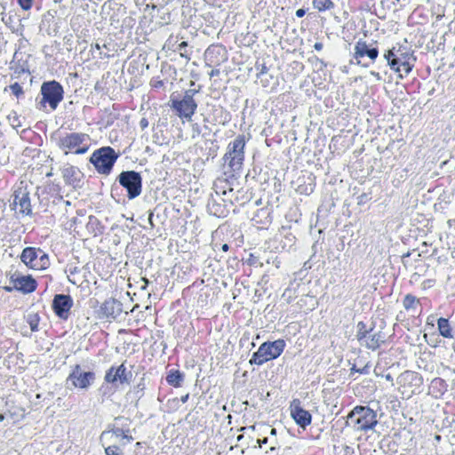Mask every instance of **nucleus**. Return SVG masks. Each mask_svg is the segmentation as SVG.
<instances>
[{
    "label": "nucleus",
    "instance_id": "16",
    "mask_svg": "<svg viewBox=\"0 0 455 455\" xmlns=\"http://www.w3.org/2000/svg\"><path fill=\"white\" fill-rule=\"evenodd\" d=\"M73 304V299L70 295L56 294L53 297L52 307L59 318L67 320L69 316V312Z\"/></svg>",
    "mask_w": 455,
    "mask_h": 455
},
{
    "label": "nucleus",
    "instance_id": "48",
    "mask_svg": "<svg viewBox=\"0 0 455 455\" xmlns=\"http://www.w3.org/2000/svg\"><path fill=\"white\" fill-rule=\"evenodd\" d=\"M267 430H269L270 435H276V429L274 427H265Z\"/></svg>",
    "mask_w": 455,
    "mask_h": 455
},
{
    "label": "nucleus",
    "instance_id": "62",
    "mask_svg": "<svg viewBox=\"0 0 455 455\" xmlns=\"http://www.w3.org/2000/svg\"><path fill=\"white\" fill-rule=\"evenodd\" d=\"M4 419V416L3 414H0V421H3Z\"/></svg>",
    "mask_w": 455,
    "mask_h": 455
},
{
    "label": "nucleus",
    "instance_id": "49",
    "mask_svg": "<svg viewBox=\"0 0 455 455\" xmlns=\"http://www.w3.org/2000/svg\"><path fill=\"white\" fill-rule=\"evenodd\" d=\"M142 282L144 283V284L141 286V289L145 290L147 288V286L148 285L149 281L146 277H143Z\"/></svg>",
    "mask_w": 455,
    "mask_h": 455
},
{
    "label": "nucleus",
    "instance_id": "51",
    "mask_svg": "<svg viewBox=\"0 0 455 455\" xmlns=\"http://www.w3.org/2000/svg\"><path fill=\"white\" fill-rule=\"evenodd\" d=\"M188 396H189V395H188V394H187V395H185L181 396L180 401H181L183 403H185L188 401Z\"/></svg>",
    "mask_w": 455,
    "mask_h": 455
},
{
    "label": "nucleus",
    "instance_id": "46",
    "mask_svg": "<svg viewBox=\"0 0 455 455\" xmlns=\"http://www.w3.org/2000/svg\"><path fill=\"white\" fill-rule=\"evenodd\" d=\"M220 69L215 68V69H212V70L209 73V76H210V77H213V76H219V75H220Z\"/></svg>",
    "mask_w": 455,
    "mask_h": 455
},
{
    "label": "nucleus",
    "instance_id": "23",
    "mask_svg": "<svg viewBox=\"0 0 455 455\" xmlns=\"http://www.w3.org/2000/svg\"><path fill=\"white\" fill-rule=\"evenodd\" d=\"M214 190L217 196H228L234 192V189L229 187L228 182L227 180L224 179H219L214 182ZM223 202H226V200H228L231 204H233V201L231 197H228V199H221Z\"/></svg>",
    "mask_w": 455,
    "mask_h": 455
},
{
    "label": "nucleus",
    "instance_id": "14",
    "mask_svg": "<svg viewBox=\"0 0 455 455\" xmlns=\"http://www.w3.org/2000/svg\"><path fill=\"white\" fill-rule=\"evenodd\" d=\"M377 42L367 43L365 40H358L354 47V58L357 63H361V59L367 57L371 62H374L379 56Z\"/></svg>",
    "mask_w": 455,
    "mask_h": 455
},
{
    "label": "nucleus",
    "instance_id": "42",
    "mask_svg": "<svg viewBox=\"0 0 455 455\" xmlns=\"http://www.w3.org/2000/svg\"><path fill=\"white\" fill-rule=\"evenodd\" d=\"M151 84L155 88H161L164 86V82L162 80H152Z\"/></svg>",
    "mask_w": 455,
    "mask_h": 455
},
{
    "label": "nucleus",
    "instance_id": "18",
    "mask_svg": "<svg viewBox=\"0 0 455 455\" xmlns=\"http://www.w3.org/2000/svg\"><path fill=\"white\" fill-rule=\"evenodd\" d=\"M13 287L23 293H30L36 289V282L31 275H24L15 272L11 275Z\"/></svg>",
    "mask_w": 455,
    "mask_h": 455
},
{
    "label": "nucleus",
    "instance_id": "57",
    "mask_svg": "<svg viewBox=\"0 0 455 455\" xmlns=\"http://www.w3.org/2000/svg\"><path fill=\"white\" fill-rule=\"evenodd\" d=\"M95 48H96L97 50H100V45L99 44H95Z\"/></svg>",
    "mask_w": 455,
    "mask_h": 455
},
{
    "label": "nucleus",
    "instance_id": "6",
    "mask_svg": "<svg viewBox=\"0 0 455 455\" xmlns=\"http://www.w3.org/2000/svg\"><path fill=\"white\" fill-rule=\"evenodd\" d=\"M245 136L241 134L228 145L223 160L228 164L232 172L241 170L244 160Z\"/></svg>",
    "mask_w": 455,
    "mask_h": 455
},
{
    "label": "nucleus",
    "instance_id": "64",
    "mask_svg": "<svg viewBox=\"0 0 455 455\" xmlns=\"http://www.w3.org/2000/svg\"><path fill=\"white\" fill-rule=\"evenodd\" d=\"M435 438H436V440H439L440 439V435H436Z\"/></svg>",
    "mask_w": 455,
    "mask_h": 455
},
{
    "label": "nucleus",
    "instance_id": "31",
    "mask_svg": "<svg viewBox=\"0 0 455 455\" xmlns=\"http://www.w3.org/2000/svg\"><path fill=\"white\" fill-rule=\"evenodd\" d=\"M403 304L405 309H411L419 304V299L411 294H407L403 299Z\"/></svg>",
    "mask_w": 455,
    "mask_h": 455
},
{
    "label": "nucleus",
    "instance_id": "8",
    "mask_svg": "<svg viewBox=\"0 0 455 455\" xmlns=\"http://www.w3.org/2000/svg\"><path fill=\"white\" fill-rule=\"evenodd\" d=\"M116 181L126 190L129 200L135 199L142 192V177L136 171H123Z\"/></svg>",
    "mask_w": 455,
    "mask_h": 455
},
{
    "label": "nucleus",
    "instance_id": "41",
    "mask_svg": "<svg viewBox=\"0 0 455 455\" xmlns=\"http://www.w3.org/2000/svg\"><path fill=\"white\" fill-rule=\"evenodd\" d=\"M148 124H149V123L147 118L143 117L140 119V126L141 130H145L146 128H148Z\"/></svg>",
    "mask_w": 455,
    "mask_h": 455
},
{
    "label": "nucleus",
    "instance_id": "35",
    "mask_svg": "<svg viewBox=\"0 0 455 455\" xmlns=\"http://www.w3.org/2000/svg\"><path fill=\"white\" fill-rule=\"evenodd\" d=\"M10 89L17 98H19L20 95L24 93L23 89L19 83H14L11 84Z\"/></svg>",
    "mask_w": 455,
    "mask_h": 455
},
{
    "label": "nucleus",
    "instance_id": "12",
    "mask_svg": "<svg viewBox=\"0 0 455 455\" xmlns=\"http://www.w3.org/2000/svg\"><path fill=\"white\" fill-rule=\"evenodd\" d=\"M95 380L93 371H84L79 364L73 366L71 372L67 379V384L80 389H88Z\"/></svg>",
    "mask_w": 455,
    "mask_h": 455
},
{
    "label": "nucleus",
    "instance_id": "3",
    "mask_svg": "<svg viewBox=\"0 0 455 455\" xmlns=\"http://www.w3.org/2000/svg\"><path fill=\"white\" fill-rule=\"evenodd\" d=\"M118 157L113 148L102 147L92 154L90 162L100 174L109 175Z\"/></svg>",
    "mask_w": 455,
    "mask_h": 455
},
{
    "label": "nucleus",
    "instance_id": "19",
    "mask_svg": "<svg viewBox=\"0 0 455 455\" xmlns=\"http://www.w3.org/2000/svg\"><path fill=\"white\" fill-rule=\"evenodd\" d=\"M132 377L131 371H127L124 363L119 366H111L106 372L104 379L108 383H115L120 381V383H128Z\"/></svg>",
    "mask_w": 455,
    "mask_h": 455
},
{
    "label": "nucleus",
    "instance_id": "61",
    "mask_svg": "<svg viewBox=\"0 0 455 455\" xmlns=\"http://www.w3.org/2000/svg\"><path fill=\"white\" fill-rule=\"evenodd\" d=\"M431 323V325H434V323H432V320H430V318H427V323Z\"/></svg>",
    "mask_w": 455,
    "mask_h": 455
},
{
    "label": "nucleus",
    "instance_id": "59",
    "mask_svg": "<svg viewBox=\"0 0 455 455\" xmlns=\"http://www.w3.org/2000/svg\"><path fill=\"white\" fill-rule=\"evenodd\" d=\"M431 323V325H434V323H432V320H430V318H427V323Z\"/></svg>",
    "mask_w": 455,
    "mask_h": 455
},
{
    "label": "nucleus",
    "instance_id": "24",
    "mask_svg": "<svg viewBox=\"0 0 455 455\" xmlns=\"http://www.w3.org/2000/svg\"><path fill=\"white\" fill-rule=\"evenodd\" d=\"M206 58L212 61V63L218 64L223 61L225 57V50L220 46H211L205 52Z\"/></svg>",
    "mask_w": 455,
    "mask_h": 455
},
{
    "label": "nucleus",
    "instance_id": "2",
    "mask_svg": "<svg viewBox=\"0 0 455 455\" xmlns=\"http://www.w3.org/2000/svg\"><path fill=\"white\" fill-rule=\"evenodd\" d=\"M133 440L130 434L128 419L123 417L115 419L113 427L109 430L103 431L100 435V442L105 446L106 443L117 442V444L125 446Z\"/></svg>",
    "mask_w": 455,
    "mask_h": 455
},
{
    "label": "nucleus",
    "instance_id": "22",
    "mask_svg": "<svg viewBox=\"0 0 455 455\" xmlns=\"http://www.w3.org/2000/svg\"><path fill=\"white\" fill-rule=\"evenodd\" d=\"M208 211L218 218H225L229 213L227 204L218 202L214 197H212V200L208 203Z\"/></svg>",
    "mask_w": 455,
    "mask_h": 455
},
{
    "label": "nucleus",
    "instance_id": "38",
    "mask_svg": "<svg viewBox=\"0 0 455 455\" xmlns=\"http://www.w3.org/2000/svg\"><path fill=\"white\" fill-rule=\"evenodd\" d=\"M354 372H360V373H363V374H366V373H368V369H367L366 366L362 368V369H360V368H356L355 365H354L350 369V375H352Z\"/></svg>",
    "mask_w": 455,
    "mask_h": 455
},
{
    "label": "nucleus",
    "instance_id": "1",
    "mask_svg": "<svg viewBox=\"0 0 455 455\" xmlns=\"http://www.w3.org/2000/svg\"><path fill=\"white\" fill-rule=\"evenodd\" d=\"M378 424L377 411L369 406H355L347 415L346 425L355 431L368 432Z\"/></svg>",
    "mask_w": 455,
    "mask_h": 455
},
{
    "label": "nucleus",
    "instance_id": "25",
    "mask_svg": "<svg viewBox=\"0 0 455 455\" xmlns=\"http://www.w3.org/2000/svg\"><path fill=\"white\" fill-rule=\"evenodd\" d=\"M166 381L174 387H181L184 381V374L179 370H171L166 376Z\"/></svg>",
    "mask_w": 455,
    "mask_h": 455
},
{
    "label": "nucleus",
    "instance_id": "40",
    "mask_svg": "<svg viewBox=\"0 0 455 455\" xmlns=\"http://www.w3.org/2000/svg\"><path fill=\"white\" fill-rule=\"evenodd\" d=\"M116 115L110 113L108 116V119L106 121V125H111L113 124L114 121L116 119Z\"/></svg>",
    "mask_w": 455,
    "mask_h": 455
},
{
    "label": "nucleus",
    "instance_id": "34",
    "mask_svg": "<svg viewBox=\"0 0 455 455\" xmlns=\"http://www.w3.org/2000/svg\"><path fill=\"white\" fill-rule=\"evenodd\" d=\"M8 120H9L10 124L13 128H17V127H20L21 125L20 122L19 120V117H18V116H17V114L15 112L10 114L8 116Z\"/></svg>",
    "mask_w": 455,
    "mask_h": 455
},
{
    "label": "nucleus",
    "instance_id": "4",
    "mask_svg": "<svg viewBox=\"0 0 455 455\" xmlns=\"http://www.w3.org/2000/svg\"><path fill=\"white\" fill-rule=\"evenodd\" d=\"M285 341L282 339L263 342L249 361L250 364L262 365L267 361L277 358L283 352Z\"/></svg>",
    "mask_w": 455,
    "mask_h": 455
},
{
    "label": "nucleus",
    "instance_id": "53",
    "mask_svg": "<svg viewBox=\"0 0 455 455\" xmlns=\"http://www.w3.org/2000/svg\"><path fill=\"white\" fill-rule=\"evenodd\" d=\"M245 429L254 430L255 429V425L250 426L248 427H241L240 430L243 431V430H245Z\"/></svg>",
    "mask_w": 455,
    "mask_h": 455
},
{
    "label": "nucleus",
    "instance_id": "13",
    "mask_svg": "<svg viewBox=\"0 0 455 455\" xmlns=\"http://www.w3.org/2000/svg\"><path fill=\"white\" fill-rule=\"evenodd\" d=\"M384 59L387 60L390 68L399 74V77L403 78L407 76L412 69L416 60L397 58L393 52H385Z\"/></svg>",
    "mask_w": 455,
    "mask_h": 455
},
{
    "label": "nucleus",
    "instance_id": "39",
    "mask_svg": "<svg viewBox=\"0 0 455 455\" xmlns=\"http://www.w3.org/2000/svg\"><path fill=\"white\" fill-rule=\"evenodd\" d=\"M343 455H355V449L348 445H344L343 446Z\"/></svg>",
    "mask_w": 455,
    "mask_h": 455
},
{
    "label": "nucleus",
    "instance_id": "26",
    "mask_svg": "<svg viewBox=\"0 0 455 455\" xmlns=\"http://www.w3.org/2000/svg\"><path fill=\"white\" fill-rule=\"evenodd\" d=\"M437 326H438V331H439L440 334L443 338H447V339H452L453 338L451 327L450 325V323H449L448 319L443 318V317H440L437 320Z\"/></svg>",
    "mask_w": 455,
    "mask_h": 455
},
{
    "label": "nucleus",
    "instance_id": "43",
    "mask_svg": "<svg viewBox=\"0 0 455 455\" xmlns=\"http://www.w3.org/2000/svg\"><path fill=\"white\" fill-rule=\"evenodd\" d=\"M305 14H306V11H305L304 9H302V8L298 9V10L296 11V16H297L298 18H302Z\"/></svg>",
    "mask_w": 455,
    "mask_h": 455
},
{
    "label": "nucleus",
    "instance_id": "55",
    "mask_svg": "<svg viewBox=\"0 0 455 455\" xmlns=\"http://www.w3.org/2000/svg\"><path fill=\"white\" fill-rule=\"evenodd\" d=\"M243 438V435H239L236 437V441H237V442H240Z\"/></svg>",
    "mask_w": 455,
    "mask_h": 455
},
{
    "label": "nucleus",
    "instance_id": "10",
    "mask_svg": "<svg viewBox=\"0 0 455 455\" xmlns=\"http://www.w3.org/2000/svg\"><path fill=\"white\" fill-rule=\"evenodd\" d=\"M88 140L89 136L85 133L73 132L60 138L58 144L66 155L68 152L83 155L88 151L89 147L84 143Z\"/></svg>",
    "mask_w": 455,
    "mask_h": 455
},
{
    "label": "nucleus",
    "instance_id": "37",
    "mask_svg": "<svg viewBox=\"0 0 455 455\" xmlns=\"http://www.w3.org/2000/svg\"><path fill=\"white\" fill-rule=\"evenodd\" d=\"M34 0H18V4L24 11L31 9Z\"/></svg>",
    "mask_w": 455,
    "mask_h": 455
},
{
    "label": "nucleus",
    "instance_id": "7",
    "mask_svg": "<svg viewBox=\"0 0 455 455\" xmlns=\"http://www.w3.org/2000/svg\"><path fill=\"white\" fill-rule=\"evenodd\" d=\"M199 92V89H188L184 92L181 100L172 98L171 108L177 112L180 118L190 121L197 108V103L194 97Z\"/></svg>",
    "mask_w": 455,
    "mask_h": 455
},
{
    "label": "nucleus",
    "instance_id": "56",
    "mask_svg": "<svg viewBox=\"0 0 455 455\" xmlns=\"http://www.w3.org/2000/svg\"><path fill=\"white\" fill-rule=\"evenodd\" d=\"M386 379H387V380H392V379H392V377H391L389 374L386 376Z\"/></svg>",
    "mask_w": 455,
    "mask_h": 455
},
{
    "label": "nucleus",
    "instance_id": "20",
    "mask_svg": "<svg viewBox=\"0 0 455 455\" xmlns=\"http://www.w3.org/2000/svg\"><path fill=\"white\" fill-rule=\"evenodd\" d=\"M13 204L20 207L19 212L22 215H31L32 207L29 197V192L26 188H19L13 195Z\"/></svg>",
    "mask_w": 455,
    "mask_h": 455
},
{
    "label": "nucleus",
    "instance_id": "60",
    "mask_svg": "<svg viewBox=\"0 0 455 455\" xmlns=\"http://www.w3.org/2000/svg\"><path fill=\"white\" fill-rule=\"evenodd\" d=\"M431 323V325H434V323H432V320H430V318H427V323Z\"/></svg>",
    "mask_w": 455,
    "mask_h": 455
},
{
    "label": "nucleus",
    "instance_id": "11",
    "mask_svg": "<svg viewBox=\"0 0 455 455\" xmlns=\"http://www.w3.org/2000/svg\"><path fill=\"white\" fill-rule=\"evenodd\" d=\"M397 383L403 388V394L407 393L408 395H411L420 392L423 378L416 371H405L398 376Z\"/></svg>",
    "mask_w": 455,
    "mask_h": 455
},
{
    "label": "nucleus",
    "instance_id": "50",
    "mask_svg": "<svg viewBox=\"0 0 455 455\" xmlns=\"http://www.w3.org/2000/svg\"><path fill=\"white\" fill-rule=\"evenodd\" d=\"M228 249H229V246H228V243H223V244L221 245V250H222L223 251H228Z\"/></svg>",
    "mask_w": 455,
    "mask_h": 455
},
{
    "label": "nucleus",
    "instance_id": "47",
    "mask_svg": "<svg viewBox=\"0 0 455 455\" xmlns=\"http://www.w3.org/2000/svg\"><path fill=\"white\" fill-rule=\"evenodd\" d=\"M323 43H321V42H316V43L314 44V48H315V50H316V51H321V50L323 49Z\"/></svg>",
    "mask_w": 455,
    "mask_h": 455
},
{
    "label": "nucleus",
    "instance_id": "15",
    "mask_svg": "<svg viewBox=\"0 0 455 455\" xmlns=\"http://www.w3.org/2000/svg\"><path fill=\"white\" fill-rule=\"evenodd\" d=\"M123 312V304L113 298L106 299L100 307L98 310V315L100 319L106 320H116Z\"/></svg>",
    "mask_w": 455,
    "mask_h": 455
},
{
    "label": "nucleus",
    "instance_id": "52",
    "mask_svg": "<svg viewBox=\"0 0 455 455\" xmlns=\"http://www.w3.org/2000/svg\"><path fill=\"white\" fill-rule=\"evenodd\" d=\"M152 218H153V212H150L149 216H148V222L151 225V227H154V224H153V221H152Z\"/></svg>",
    "mask_w": 455,
    "mask_h": 455
},
{
    "label": "nucleus",
    "instance_id": "58",
    "mask_svg": "<svg viewBox=\"0 0 455 455\" xmlns=\"http://www.w3.org/2000/svg\"><path fill=\"white\" fill-rule=\"evenodd\" d=\"M431 323V325H434V323H432V320H430V318H427V323Z\"/></svg>",
    "mask_w": 455,
    "mask_h": 455
},
{
    "label": "nucleus",
    "instance_id": "36",
    "mask_svg": "<svg viewBox=\"0 0 455 455\" xmlns=\"http://www.w3.org/2000/svg\"><path fill=\"white\" fill-rule=\"evenodd\" d=\"M188 46L187 42H181L178 46L177 50L180 51V56L186 58L188 60H190L189 56L187 53L186 48Z\"/></svg>",
    "mask_w": 455,
    "mask_h": 455
},
{
    "label": "nucleus",
    "instance_id": "9",
    "mask_svg": "<svg viewBox=\"0 0 455 455\" xmlns=\"http://www.w3.org/2000/svg\"><path fill=\"white\" fill-rule=\"evenodd\" d=\"M20 260L36 270L46 269L50 266L48 254L40 248L26 247L20 254Z\"/></svg>",
    "mask_w": 455,
    "mask_h": 455
},
{
    "label": "nucleus",
    "instance_id": "54",
    "mask_svg": "<svg viewBox=\"0 0 455 455\" xmlns=\"http://www.w3.org/2000/svg\"><path fill=\"white\" fill-rule=\"evenodd\" d=\"M60 200H62L63 204L66 205V206H70L71 205V203L68 200H63L62 198H60Z\"/></svg>",
    "mask_w": 455,
    "mask_h": 455
},
{
    "label": "nucleus",
    "instance_id": "5",
    "mask_svg": "<svg viewBox=\"0 0 455 455\" xmlns=\"http://www.w3.org/2000/svg\"><path fill=\"white\" fill-rule=\"evenodd\" d=\"M40 93L42 98L37 103V108L44 110L48 104L52 110H55L63 100L64 90L59 82L52 80L42 84Z\"/></svg>",
    "mask_w": 455,
    "mask_h": 455
},
{
    "label": "nucleus",
    "instance_id": "63",
    "mask_svg": "<svg viewBox=\"0 0 455 455\" xmlns=\"http://www.w3.org/2000/svg\"><path fill=\"white\" fill-rule=\"evenodd\" d=\"M5 290L8 291H11L12 289L10 288V287H6Z\"/></svg>",
    "mask_w": 455,
    "mask_h": 455
},
{
    "label": "nucleus",
    "instance_id": "45",
    "mask_svg": "<svg viewBox=\"0 0 455 455\" xmlns=\"http://www.w3.org/2000/svg\"><path fill=\"white\" fill-rule=\"evenodd\" d=\"M370 74L374 76L378 81H380L382 79V76L379 75V72L376 71H371Z\"/></svg>",
    "mask_w": 455,
    "mask_h": 455
},
{
    "label": "nucleus",
    "instance_id": "21",
    "mask_svg": "<svg viewBox=\"0 0 455 455\" xmlns=\"http://www.w3.org/2000/svg\"><path fill=\"white\" fill-rule=\"evenodd\" d=\"M385 341L386 336L382 331H374L373 328H370L368 335H366L364 339H361L359 344L362 347L374 351L378 349L381 344L385 343Z\"/></svg>",
    "mask_w": 455,
    "mask_h": 455
},
{
    "label": "nucleus",
    "instance_id": "28",
    "mask_svg": "<svg viewBox=\"0 0 455 455\" xmlns=\"http://www.w3.org/2000/svg\"><path fill=\"white\" fill-rule=\"evenodd\" d=\"M105 453L106 455H122L123 454V447L117 444V442L114 443H106Z\"/></svg>",
    "mask_w": 455,
    "mask_h": 455
},
{
    "label": "nucleus",
    "instance_id": "44",
    "mask_svg": "<svg viewBox=\"0 0 455 455\" xmlns=\"http://www.w3.org/2000/svg\"><path fill=\"white\" fill-rule=\"evenodd\" d=\"M267 440L268 438L267 437H264L263 439H258L257 440V443L259 444V447L261 448L262 447V444H265L267 443Z\"/></svg>",
    "mask_w": 455,
    "mask_h": 455
},
{
    "label": "nucleus",
    "instance_id": "30",
    "mask_svg": "<svg viewBox=\"0 0 455 455\" xmlns=\"http://www.w3.org/2000/svg\"><path fill=\"white\" fill-rule=\"evenodd\" d=\"M356 339L359 342L368 335L370 329H367L366 324L363 322H359L356 325Z\"/></svg>",
    "mask_w": 455,
    "mask_h": 455
},
{
    "label": "nucleus",
    "instance_id": "17",
    "mask_svg": "<svg viewBox=\"0 0 455 455\" xmlns=\"http://www.w3.org/2000/svg\"><path fill=\"white\" fill-rule=\"evenodd\" d=\"M291 416L298 426L305 429L312 422L311 413L301 406L299 399H294L290 405Z\"/></svg>",
    "mask_w": 455,
    "mask_h": 455
},
{
    "label": "nucleus",
    "instance_id": "33",
    "mask_svg": "<svg viewBox=\"0 0 455 455\" xmlns=\"http://www.w3.org/2000/svg\"><path fill=\"white\" fill-rule=\"evenodd\" d=\"M255 68L258 70V74H257L258 78L267 74V72H268V68H267L265 63L256 62Z\"/></svg>",
    "mask_w": 455,
    "mask_h": 455
},
{
    "label": "nucleus",
    "instance_id": "29",
    "mask_svg": "<svg viewBox=\"0 0 455 455\" xmlns=\"http://www.w3.org/2000/svg\"><path fill=\"white\" fill-rule=\"evenodd\" d=\"M313 5L319 12H324L333 8L334 4L331 0H313Z\"/></svg>",
    "mask_w": 455,
    "mask_h": 455
},
{
    "label": "nucleus",
    "instance_id": "27",
    "mask_svg": "<svg viewBox=\"0 0 455 455\" xmlns=\"http://www.w3.org/2000/svg\"><path fill=\"white\" fill-rule=\"evenodd\" d=\"M386 52H393L394 54H395V56H397V58H403V59H407V60H416V59L414 58V56L412 55V53L410 52V50L407 47H403L400 45L398 47L394 46L391 49L387 50Z\"/></svg>",
    "mask_w": 455,
    "mask_h": 455
},
{
    "label": "nucleus",
    "instance_id": "32",
    "mask_svg": "<svg viewBox=\"0 0 455 455\" xmlns=\"http://www.w3.org/2000/svg\"><path fill=\"white\" fill-rule=\"evenodd\" d=\"M28 323L32 331H36L38 330L39 318L37 315H28Z\"/></svg>",
    "mask_w": 455,
    "mask_h": 455
}]
</instances>
